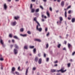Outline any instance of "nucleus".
Here are the masks:
<instances>
[{
	"label": "nucleus",
	"mask_w": 75,
	"mask_h": 75,
	"mask_svg": "<svg viewBox=\"0 0 75 75\" xmlns=\"http://www.w3.org/2000/svg\"><path fill=\"white\" fill-rule=\"evenodd\" d=\"M59 20L60 21H62L63 20V19L62 18V17H60L59 18Z\"/></svg>",
	"instance_id": "21"
},
{
	"label": "nucleus",
	"mask_w": 75,
	"mask_h": 75,
	"mask_svg": "<svg viewBox=\"0 0 75 75\" xmlns=\"http://www.w3.org/2000/svg\"><path fill=\"white\" fill-rule=\"evenodd\" d=\"M37 17H35L34 18V20L35 21V22H36V23H37L38 24V25L39 24V25H40V23H38V22L37 20Z\"/></svg>",
	"instance_id": "3"
},
{
	"label": "nucleus",
	"mask_w": 75,
	"mask_h": 75,
	"mask_svg": "<svg viewBox=\"0 0 75 75\" xmlns=\"http://www.w3.org/2000/svg\"><path fill=\"white\" fill-rule=\"evenodd\" d=\"M64 1H62L61 3V5L62 7H63L64 6Z\"/></svg>",
	"instance_id": "10"
},
{
	"label": "nucleus",
	"mask_w": 75,
	"mask_h": 75,
	"mask_svg": "<svg viewBox=\"0 0 75 75\" xmlns=\"http://www.w3.org/2000/svg\"><path fill=\"white\" fill-rule=\"evenodd\" d=\"M33 7V5L32 4H30V8H31H31H32Z\"/></svg>",
	"instance_id": "37"
},
{
	"label": "nucleus",
	"mask_w": 75,
	"mask_h": 75,
	"mask_svg": "<svg viewBox=\"0 0 75 75\" xmlns=\"http://www.w3.org/2000/svg\"><path fill=\"white\" fill-rule=\"evenodd\" d=\"M33 51L34 54H35V53L36 52V49L34 48L33 49Z\"/></svg>",
	"instance_id": "20"
},
{
	"label": "nucleus",
	"mask_w": 75,
	"mask_h": 75,
	"mask_svg": "<svg viewBox=\"0 0 75 75\" xmlns=\"http://www.w3.org/2000/svg\"><path fill=\"white\" fill-rule=\"evenodd\" d=\"M68 19L69 20H71V18L70 17H68Z\"/></svg>",
	"instance_id": "49"
},
{
	"label": "nucleus",
	"mask_w": 75,
	"mask_h": 75,
	"mask_svg": "<svg viewBox=\"0 0 75 75\" xmlns=\"http://www.w3.org/2000/svg\"><path fill=\"white\" fill-rule=\"evenodd\" d=\"M43 1H44V2H46V1H47V0H43Z\"/></svg>",
	"instance_id": "51"
},
{
	"label": "nucleus",
	"mask_w": 75,
	"mask_h": 75,
	"mask_svg": "<svg viewBox=\"0 0 75 75\" xmlns=\"http://www.w3.org/2000/svg\"><path fill=\"white\" fill-rule=\"evenodd\" d=\"M27 33L28 34H31V32L30 31H28Z\"/></svg>",
	"instance_id": "30"
},
{
	"label": "nucleus",
	"mask_w": 75,
	"mask_h": 75,
	"mask_svg": "<svg viewBox=\"0 0 75 75\" xmlns=\"http://www.w3.org/2000/svg\"><path fill=\"white\" fill-rule=\"evenodd\" d=\"M18 52V51L16 49H14V52L15 54H17V52Z\"/></svg>",
	"instance_id": "6"
},
{
	"label": "nucleus",
	"mask_w": 75,
	"mask_h": 75,
	"mask_svg": "<svg viewBox=\"0 0 75 75\" xmlns=\"http://www.w3.org/2000/svg\"><path fill=\"white\" fill-rule=\"evenodd\" d=\"M0 41V42L1 44L4 47H5V45H4V43H3V41L1 39Z\"/></svg>",
	"instance_id": "5"
},
{
	"label": "nucleus",
	"mask_w": 75,
	"mask_h": 75,
	"mask_svg": "<svg viewBox=\"0 0 75 75\" xmlns=\"http://www.w3.org/2000/svg\"><path fill=\"white\" fill-rule=\"evenodd\" d=\"M49 61V58H47L46 59V61H47V62H48Z\"/></svg>",
	"instance_id": "38"
},
{
	"label": "nucleus",
	"mask_w": 75,
	"mask_h": 75,
	"mask_svg": "<svg viewBox=\"0 0 75 75\" xmlns=\"http://www.w3.org/2000/svg\"><path fill=\"white\" fill-rule=\"evenodd\" d=\"M21 36H22V37H26L27 35L26 34L23 35L21 34H20Z\"/></svg>",
	"instance_id": "17"
},
{
	"label": "nucleus",
	"mask_w": 75,
	"mask_h": 75,
	"mask_svg": "<svg viewBox=\"0 0 75 75\" xmlns=\"http://www.w3.org/2000/svg\"><path fill=\"white\" fill-rule=\"evenodd\" d=\"M63 50H65V51H66L67 50L66 49V48L65 47L63 49Z\"/></svg>",
	"instance_id": "42"
},
{
	"label": "nucleus",
	"mask_w": 75,
	"mask_h": 75,
	"mask_svg": "<svg viewBox=\"0 0 75 75\" xmlns=\"http://www.w3.org/2000/svg\"><path fill=\"white\" fill-rule=\"evenodd\" d=\"M15 70H16V69L15 68V67H12V71H11V73H12V74H14V71H15Z\"/></svg>",
	"instance_id": "4"
},
{
	"label": "nucleus",
	"mask_w": 75,
	"mask_h": 75,
	"mask_svg": "<svg viewBox=\"0 0 75 75\" xmlns=\"http://www.w3.org/2000/svg\"><path fill=\"white\" fill-rule=\"evenodd\" d=\"M71 11L69 10V11L68 13H69V14H70V13H71Z\"/></svg>",
	"instance_id": "45"
},
{
	"label": "nucleus",
	"mask_w": 75,
	"mask_h": 75,
	"mask_svg": "<svg viewBox=\"0 0 75 75\" xmlns=\"http://www.w3.org/2000/svg\"><path fill=\"white\" fill-rule=\"evenodd\" d=\"M35 41H38V42H41V40L39 39H35Z\"/></svg>",
	"instance_id": "15"
},
{
	"label": "nucleus",
	"mask_w": 75,
	"mask_h": 75,
	"mask_svg": "<svg viewBox=\"0 0 75 75\" xmlns=\"http://www.w3.org/2000/svg\"><path fill=\"white\" fill-rule=\"evenodd\" d=\"M75 18H72V20H71V21L72 23H74L75 22Z\"/></svg>",
	"instance_id": "18"
},
{
	"label": "nucleus",
	"mask_w": 75,
	"mask_h": 75,
	"mask_svg": "<svg viewBox=\"0 0 75 75\" xmlns=\"http://www.w3.org/2000/svg\"><path fill=\"white\" fill-rule=\"evenodd\" d=\"M38 58L37 57H36L35 59V61L36 62H37L38 61Z\"/></svg>",
	"instance_id": "14"
},
{
	"label": "nucleus",
	"mask_w": 75,
	"mask_h": 75,
	"mask_svg": "<svg viewBox=\"0 0 75 75\" xmlns=\"http://www.w3.org/2000/svg\"><path fill=\"white\" fill-rule=\"evenodd\" d=\"M54 63H58V61H56L54 62Z\"/></svg>",
	"instance_id": "52"
},
{
	"label": "nucleus",
	"mask_w": 75,
	"mask_h": 75,
	"mask_svg": "<svg viewBox=\"0 0 75 75\" xmlns=\"http://www.w3.org/2000/svg\"><path fill=\"white\" fill-rule=\"evenodd\" d=\"M20 31H21V32H23L24 31V29L23 28H21L20 30Z\"/></svg>",
	"instance_id": "25"
},
{
	"label": "nucleus",
	"mask_w": 75,
	"mask_h": 75,
	"mask_svg": "<svg viewBox=\"0 0 75 75\" xmlns=\"http://www.w3.org/2000/svg\"><path fill=\"white\" fill-rule=\"evenodd\" d=\"M16 22H14L12 23H11V25H13V26H14V25H16Z\"/></svg>",
	"instance_id": "9"
},
{
	"label": "nucleus",
	"mask_w": 75,
	"mask_h": 75,
	"mask_svg": "<svg viewBox=\"0 0 75 75\" xmlns=\"http://www.w3.org/2000/svg\"><path fill=\"white\" fill-rule=\"evenodd\" d=\"M60 47H61V44H59L57 45V47L59 48H60Z\"/></svg>",
	"instance_id": "28"
},
{
	"label": "nucleus",
	"mask_w": 75,
	"mask_h": 75,
	"mask_svg": "<svg viewBox=\"0 0 75 75\" xmlns=\"http://www.w3.org/2000/svg\"><path fill=\"white\" fill-rule=\"evenodd\" d=\"M20 67H18V70H20Z\"/></svg>",
	"instance_id": "53"
},
{
	"label": "nucleus",
	"mask_w": 75,
	"mask_h": 75,
	"mask_svg": "<svg viewBox=\"0 0 75 75\" xmlns=\"http://www.w3.org/2000/svg\"><path fill=\"white\" fill-rule=\"evenodd\" d=\"M67 11H65L64 13L65 16V17H67Z\"/></svg>",
	"instance_id": "23"
},
{
	"label": "nucleus",
	"mask_w": 75,
	"mask_h": 75,
	"mask_svg": "<svg viewBox=\"0 0 75 75\" xmlns=\"http://www.w3.org/2000/svg\"><path fill=\"white\" fill-rule=\"evenodd\" d=\"M70 65H71V64H70V63H69L67 64L68 67H70Z\"/></svg>",
	"instance_id": "35"
},
{
	"label": "nucleus",
	"mask_w": 75,
	"mask_h": 75,
	"mask_svg": "<svg viewBox=\"0 0 75 75\" xmlns=\"http://www.w3.org/2000/svg\"><path fill=\"white\" fill-rule=\"evenodd\" d=\"M64 68H62L61 69L59 70H57V72H59V71H60V72H62V73H63L64 72H65L67 71L66 69L65 70H64Z\"/></svg>",
	"instance_id": "2"
},
{
	"label": "nucleus",
	"mask_w": 75,
	"mask_h": 75,
	"mask_svg": "<svg viewBox=\"0 0 75 75\" xmlns=\"http://www.w3.org/2000/svg\"><path fill=\"white\" fill-rule=\"evenodd\" d=\"M33 71H35V70H36V67H34L33 68Z\"/></svg>",
	"instance_id": "29"
},
{
	"label": "nucleus",
	"mask_w": 75,
	"mask_h": 75,
	"mask_svg": "<svg viewBox=\"0 0 75 75\" xmlns=\"http://www.w3.org/2000/svg\"><path fill=\"white\" fill-rule=\"evenodd\" d=\"M46 47L47 48H48V44H47L46 45Z\"/></svg>",
	"instance_id": "40"
},
{
	"label": "nucleus",
	"mask_w": 75,
	"mask_h": 75,
	"mask_svg": "<svg viewBox=\"0 0 75 75\" xmlns=\"http://www.w3.org/2000/svg\"><path fill=\"white\" fill-rule=\"evenodd\" d=\"M68 47L70 49L71 47H72V45H71V44L69 43H68Z\"/></svg>",
	"instance_id": "11"
},
{
	"label": "nucleus",
	"mask_w": 75,
	"mask_h": 75,
	"mask_svg": "<svg viewBox=\"0 0 75 75\" xmlns=\"http://www.w3.org/2000/svg\"><path fill=\"white\" fill-rule=\"evenodd\" d=\"M35 11V9H32L31 12L32 13H34Z\"/></svg>",
	"instance_id": "26"
},
{
	"label": "nucleus",
	"mask_w": 75,
	"mask_h": 75,
	"mask_svg": "<svg viewBox=\"0 0 75 75\" xmlns=\"http://www.w3.org/2000/svg\"><path fill=\"white\" fill-rule=\"evenodd\" d=\"M12 42H14V40H12Z\"/></svg>",
	"instance_id": "58"
},
{
	"label": "nucleus",
	"mask_w": 75,
	"mask_h": 75,
	"mask_svg": "<svg viewBox=\"0 0 75 75\" xmlns=\"http://www.w3.org/2000/svg\"><path fill=\"white\" fill-rule=\"evenodd\" d=\"M70 62H72V59H70Z\"/></svg>",
	"instance_id": "55"
},
{
	"label": "nucleus",
	"mask_w": 75,
	"mask_h": 75,
	"mask_svg": "<svg viewBox=\"0 0 75 75\" xmlns=\"http://www.w3.org/2000/svg\"><path fill=\"white\" fill-rule=\"evenodd\" d=\"M13 38H16V39H18V37H17L16 36H14L13 37Z\"/></svg>",
	"instance_id": "22"
},
{
	"label": "nucleus",
	"mask_w": 75,
	"mask_h": 75,
	"mask_svg": "<svg viewBox=\"0 0 75 75\" xmlns=\"http://www.w3.org/2000/svg\"><path fill=\"white\" fill-rule=\"evenodd\" d=\"M19 18V17L18 16H15L14 17V18L15 20H17Z\"/></svg>",
	"instance_id": "19"
},
{
	"label": "nucleus",
	"mask_w": 75,
	"mask_h": 75,
	"mask_svg": "<svg viewBox=\"0 0 75 75\" xmlns=\"http://www.w3.org/2000/svg\"><path fill=\"white\" fill-rule=\"evenodd\" d=\"M38 55L39 56V57H40L41 56V54H38Z\"/></svg>",
	"instance_id": "50"
},
{
	"label": "nucleus",
	"mask_w": 75,
	"mask_h": 75,
	"mask_svg": "<svg viewBox=\"0 0 75 75\" xmlns=\"http://www.w3.org/2000/svg\"><path fill=\"white\" fill-rule=\"evenodd\" d=\"M44 57H46V54H44Z\"/></svg>",
	"instance_id": "48"
},
{
	"label": "nucleus",
	"mask_w": 75,
	"mask_h": 75,
	"mask_svg": "<svg viewBox=\"0 0 75 75\" xmlns=\"http://www.w3.org/2000/svg\"><path fill=\"white\" fill-rule=\"evenodd\" d=\"M0 57L1 58L0 59V60L2 61H3L4 59H3V58H2V56H1V55H0Z\"/></svg>",
	"instance_id": "16"
},
{
	"label": "nucleus",
	"mask_w": 75,
	"mask_h": 75,
	"mask_svg": "<svg viewBox=\"0 0 75 75\" xmlns=\"http://www.w3.org/2000/svg\"><path fill=\"white\" fill-rule=\"evenodd\" d=\"M75 52H73L72 54V55H75Z\"/></svg>",
	"instance_id": "41"
},
{
	"label": "nucleus",
	"mask_w": 75,
	"mask_h": 75,
	"mask_svg": "<svg viewBox=\"0 0 75 75\" xmlns=\"http://www.w3.org/2000/svg\"><path fill=\"white\" fill-rule=\"evenodd\" d=\"M34 48V46H30V48L33 49V48Z\"/></svg>",
	"instance_id": "27"
},
{
	"label": "nucleus",
	"mask_w": 75,
	"mask_h": 75,
	"mask_svg": "<svg viewBox=\"0 0 75 75\" xmlns=\"http://www.w3.org/2000/svg\"><path fill=\"white\" fill-rule=\"evenodd\" d=\"M51 72H55L56 71V70L54 69H51Z\"/></svg>",
	"instance_id": "12"
},
{
	"label": "nucleus",
	"mask_w": 75,
	"mask_h": 75,
	"mask_svg": "<svg viewBox=\"0 0 75 75\" xmlns=\"http://www.w3.org/2000/svg\"><path fill=\"white\" fill-rule=\"evenodd\" d=\"M16 1H19V0H15Z\"/></svg>",
	"instance_id": "62"
},
{
	"label": "nucleus",
	"mask_w": 75,
	"mask_h": 75,
	"mask_svg": "<svg viewBox=\"0 0 75 75\" xmlns=\"http://www.w3.org/2000/svg\"><path fill=\"white\" fill-rule=\"evenodd\" d=\"M4 8L5 10H6L7 9V5H6V4H5L4 5Z\"/></svg>",
	"instance_id": "7"
},
{
	"label": "nucleus",
	"mask_w": 75,
	"mask_h": 75,
	"mask_svg": "<svg viewBox=\"0 0 75 75\" xmlns=\"http://www.w3.org/2000/svg\"><path fill=\"white\" fill-rule=\"evenodd\" d=\"M44 18H45V19H46V18H47V16H44Z\"/></svg>",
	"instance_id": "60"
},
{
	"label": "nucleus",
	"mask_w": 75,
	"mask_h": 75,
	"mask_svg": "<svg viewBox=\"0 0 75 75\" xmlns=\"http://www.w3.org/2000/svg\"><path fill=\"white\" fill-rule=\"evenodd\" d=\"M49 32H48L47 34V36L48 37V35H49Z\"/></svg>",
	"instance_id": "46"
},
{
	"label": "nucleus",
	"mask_w": 75,
	"mask_h": 75,
	"mask_svg": "<svg viewBox=\"0 0 75 75\" xmlns=\"http://www.w3.org/2000/svg\"><path fill=\"white\" fill-rule=\"evenodd\" d=\"M44 17V15H42V18H43Z\"/></svg>",
	"instance_id": "56"
},
{
	"label": "nucleus",
	"mask_w": 75,
	"mask_h": 75,
	"mask_svg": "<svg viewBox=\"0 0 75 75\" xmlns=\"http://www.w3.org/2000/svg\"><path fill=\"white\" fill-rule=\"evenodd\" d=\"M61 1V0H57L58 2H60Z\"/></svg>",
	"instance_id": "57"
},
{
	"label": "nucleus",
	"mask_w": 75,
	"mask_h": 75,
	"mask_svg": "<svg viewBox=\"0 0 75 75\" xmlns=\"http://www.w3.org/2000/svg\"><path fill=\"white\" fill-rule=\"evenodd\" d=\"M64 42H65V44H67V42L66 41H65Z\"/></svg>",
	"instance_id": "59"
},
{
	"label": "nucleus",
	"mask_w": 75,
	"mask_h": 75,
	"mask_svg": "<svg viewBox=\"0 0 75 75\" xmlns=\"http://www.w3.org/2000/svg\"><path fill=\"white\" fill-rule=\"evenodd\" d=\"M50 11H52V8L51 7H50Z\"/></svg>",
	"instance_id": "36"
},
{
	"label": "nucleus",
	"mask_w": 75,
	"mask_h": 75,
	"mask_svg": "<svg viewBox=\"0 0 75 75\" xmlns=\"http://www.w3.org/2000/svg\"><path fill=\"white\" fill-rule=\"evenodd\" d=\"M46 13L48 17H50V13H49V12H48V11H47Z\"/></svg>",
	"instance_id": "13"
},
{
	"label": "nucleus",
	"mask_w": 75,
	"mask_h": 75,
	"mask_svg": "<svg viewBox=\"0 0 75 75\" xmlns=\"http://www.w3.org/2000/svg\"><path fill=\"white\" fill-rule=\"evenodd\" d=\"M56 12L57 13H58V12H59V11H58V10L56 11Z\"/></svg>",
	"instance_id": "47"
},
{
	"label": "nucleus",
	"mask_w": 75,
	"mask_h": 75,
	"mask_svg": "<svg viewBox=\"0 0 75 75\" xmlns=\"http://www.w3.org/2000/svg\"><path fill=\"white\" fill-rule=\"evenodd\" d=\"M13 47V45H11V46H10V47H11V48H12Z\"/></svg>",
	"instance_id": "54"
},
{
	"label": "nucleus",
	"mask_w": 75,
	"mask_h": 75,
	"mask_svg": "<svg viewBox=\"0 0 75 75\" xmlns=\"http://www.w3.org/2000/svg\"><path fill=\"white\" fill-rule=\"evenodd\" d=\"M24 48H25V49H26V50H27V49H28L27 46H25Z\"/></svg>",
	"instance_id": "34"
},
{
	"label": "nucleus",
	"mask_w": 75,
	"mask_h": 75,
	"mask_svg": "<svg viewBox=\"0 0 75 75\" xmlns=\"http://www.w3.org/2000/svg\"><path fill=\"white\" fill-rule=\"evenodd\" d=\"M57 66H58V65H57V64H55L54 65L55 67H57Z\"/></svg>",
	"instance_id": "61"
},
{
	"label": "nucleus",
	"mask_w": 75,
	"mask_h": 75,
	"mask_svg": "<svg viewBox=\"0 0 75 75\" xmlns=\"http://www.w3.org/2000/svg\"><path fill=\"white\" fill-rule=\"evenodd\" d=\"M40 8H41L42 10L44 9V8H43V7L41 6H40Z\"/></svg>",
	"instance_id": "33"
},
{
	"label": "nucleus",
	"mask_w": 75,
	"mask_h": 75,
	"mask_svg": "<svg viewBox=\"0 0 75 75\" xmlns=\"http://www.w3.org/2000/svg\"><path fill=\"white\" fill-rule=\"evenodd\" d=\"M15 47L16 48H18V46L16 44L15 45Z\"/></svg>",
	"instance_id": "24"
},
{
	"label": "nucleus",
	"mask_w": 75,
	"mask_h": 75,
	"mask_svg": "<svg viewBox=\"0 0 75 75\" xmlns=\"http://www.w3.org/2000/svg\"><path fill=\"white\" fill-rule=\"evenodd\" d=\"M42 62V59H39V61H38V63L39 64H41V62Z\"/></svg>",
	"instance_id": "8"
},
{
	"label": "nucleus",
	"mask_w": 75,
	"mask_h": 75,
	"mask_svg": "<svg viewBox=\"0 0 75 75\" xmlns=\"http://www.w3.org/2000/svg\"><path fill=\"white\" fill-rule=\"evenodd\" d=\"M32 1H35V0H32Z\"/></svg>",
	"instance_id": "63"
},
{
	"label": "nucleus",
	"mask_w": 75,
	"mask_h": 75,
	"mask_svg": "<svg viewBox=\"0 0 75 75\" xmlns=\"http://www.w3.org/2000/svg\"><path fill=\"white\" fill-rule=\"evenodd\" d=\"M39 9H36L35 11L36 12H39Z\"/></svg>",
	"instance_id": "31"
},
{
	"label": "nucleus",
	"mask_w": 75,
	"mask_h": 75,
	"mask_svg": "<svg viewBox=\"0 0 75 75\" xmlns=\"http://www.w3.org/2000/svg\"><path fill=\"white\" fill-rule=\"evenodd\" d=\"M10 37H12V35L10 34L9 35Z\"/></svg>",
	"instance_id": "44"
},
{
	"label": "nucleus",
	"mask_w": 75,
	"mask_h": 75,
	"mask_svg": "<svg viewBox=\"0 0 75 75\" xmlns=\"http://www.w3.org/2000/svg\"><path fill=\"white\" fill-rule=\"evenodd\" d=\"M15 73H16V75H19V73H18V72L16 71Z\"/></svg>",
	"instance_id": "32"
},
{
	"label": "nucleus",
	"mask_w": 75,
	"mask_h": 75,
	"mask_svg": "<svg viewBox=\"0 0 75 75\" xmlns=\"http://www.w3.org/2000/svg\"><path fill=\"white\" fill-rule=\"evenodd\" d=\"M42 21H44V19H42Z\"/></svg>",
	"instance_id": "64"
},
{
	"label": "nucleus",
	"mask_w": 75,
	"mask_h": 75,
	"mask_svg": "<svg viewBox=\"0 0 75 75\" xmlns=\"http://www.w3.org/2000/svg\"><path fill=\"white\" fill-rule=\"evenodd\" d=\"M71 6H69L67 8V9H68L69 8H71Z\"/></svg>",
	"instance_id": "39"
},
{
	"label": "nucleus",
	"mask_w": 75,
	"mask_h": 75,
	"mask_svg": "<svg viewBox=\"0 0 75 75\" xmlns=\"http://www.w3.org/2000/svg\"><path fill=\"white\" fill-rule=\"evenodd\" d=\"M47 30H48V28H46L45 29V31H47Z\"/></svg>",
	"instance_id": "43"
},
{
	"label": "nucleus",
	"mask_w": 75,
	"mask_h": 75,
	"mask_svg": "<svg viewBox=\"0 0 75 75\" xmlns=\"http://www.w3.org/2000/svg\"><path fill=\"white\" fill-rule=\"evenodd\" d=\"M41 25L40 24V25L39 24H38L37 25L36 27V29L38 31H39L41 32L42 31V28L40 27Z\"/></svg>",
	"instance_id": "1"
}]
</instances>
